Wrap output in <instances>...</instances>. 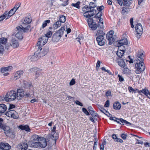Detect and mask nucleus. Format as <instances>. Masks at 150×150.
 <instances>
[{"label": "nucleus", "instance_id": "39448f33", "mask_svg": "<svg viewBox=\"0 0 150 150\" xmlns=\"http://www.w3.org/2000/svg\"><path fill=\"white\" fill-rule=\"evenodd\" d=\"M65 31V27H62L61 28L56 31L53 35L52 38V41L54 42H58Z\"/></svg>", "mask_w": 150, "mask_h": 150}, {"label": "nucleus", "instance_id": "f03ea898", "mask_svg": "<svg viewBox=\"0 0 150 150\" xmlns=\"http://www.w3.org/2000/svg\"><path fill=\"white\" fill-rule=\"evenodd\" d=\"M96 4L93 2H91L89 6H85L82 8L83 11L84 12V16L87 18H90L93 16L96 13V10L94 8L96 7Z\"/></svg>", "mask_w": 150, "mask_h": 150}, {"label": "nucleus", "instance_id": "f257e3e1", "mask_svg": "<svg viewBox=\"0 0 150 150\" xmlns=\"http://www.w3.org/2000/svg\"><path fill=\"white\" fill-rule=\"evenodd\" d=\"M137 59L139 60V62H137L135 64V67L136 69L135 72L137 74H140L145 69V67L143 62L144 55L143 52L139 51L137 53Z\"/></svg>", "mask_w": 150, "mask_h": 150}, {"label": "nucleus", "instance_id": "2eb2a0df", "mask_svg": "<svg viewBox=\"0 0 150 150\" xmlns=\"http://www.w3.org/2000/svg\"><path fill=\"white\" fill-rule=\"evenodd\" d=\"M17 30H19L20 31H22L23 32H27L28 31H30L31 30V26L30 25H28L26 27H25L21 25L20 26L16 27Z\"/></svg>", "mask_w": 150, "mask_h": 150}, {"label": "nucleus", "instance_id": "864d4df0", "mask_svg": "<svg viewBox=\"0 0 150 150\" xmlns=\"http://www.w3.org/2000/svg\"><path fill=\"white\" fill-rule=\"evenodd\" d=\"M123 71V72L124 74H128L129 73V70L127 68H124Z\"/></svg>", "mask_w": 150, "mask_h": 150}, {"label": "nucleus", "instance_id": "09e8293b", "mask_svg": "<svg viewBox=\"0 0 150 150\" xmlns=\"http://www.w3.org/2000/svg\"><path fill=\"white\" fill-rule=\"evenodd\" d=\"M102 15V13L100 12H98L97 14H96L94 17V18L97 19L98 20L100 18H101V17Z\"/></svg>", "mask_w": 150, "mask_h": 150}, {"label": "nucleus", "instance_id": "423d86ee", "mask_svg": "<svg viewBox=\"0 0 150 150\" xmlns=\"http://www.w3.org/2000/svg\"><path fill=\"white\" fill-rule=\"evenodd\" d=\"M5 100L6 101H11L15 99H17L16 93L14 90L11 91L7 93L4 97Z\"/></svg>", "mask_w": 150, "mask_h": 150}, {"label": "nucleus", "instance_id": "393cba45", "mask_svg": "<svg viewBox=\"0 0 150 150\" xmlns=\"http://www.w3.org/2000/svg\"><path fill=\"white\" fill-rule=\"evenodd\" d=\"M11 45L13 47L16 48L19 46V43L17 40L14 38H13L10 43Z\"/></svg>", "mask_w": 150, "mask_h": 150}, {"label": "nucleus", "instance_id": "e2e57ef3", "mask_svg": "<svg viewBox=\"0 0 150 150\" xmlns=\"http://www.w3.org/2000/svg\"><path fill=\"white\" fill-rule=\"evenodd\" d=\"M75 103L76 105H78L81 106H83L82 104L78 100H76Z\"/></svg>", "mask_w": 150, "mask_h": 150}, {"label": "nucleus", "instance_id": "4c0bfd02", "mask_svg": "<svg viewBox=\"0 0 150 150\" xmlns=\"http://www.w3.org/2000/svg\"><path fill=\"white\" fill-rule=\"evenodd\" d=\"M61 24L60 23V22L59 21H57L55 23L53 24V28L54 29H56L58 27H60L61 26Z\"/></svg>", "mask_w": 150, "mask_h": 150}, {"label": "nucleus", "instance_id": "ddd939ff", "mask_svg": "<svg viewBox=\"0 0 150 150\" xmlns=\"http://www.w3.org/2000/svg\"><path fill=\"white\" fill-rule=\"evenodd\" d=\"M56 125H54L51 130V135L50 138L53 140L56 141V140L58 138L59 134L57 133H56Z\"/></svg>", "mask_w": 150, "mask_h": 150}, {"label": "nucleus", "instance_id": "c756f323", "mask_svg": "<svg viewBox=\"0 0 150 150\" xmlns=\"http://www.w3.org/2000/svg\"><path fill=\"white\" fill-rule=\"evenodd\" d=\"M40 138H42V137H39V136L36 134H34L31 137V140L34 141H41L42 139H40Z\"/></svg>", "mask_w": 150, "mask_h": 150}, {"label": "nucleus", "instance_id": "a18cd8bd", "mask_svg": "<svg viewBox=\"0 0 150 150\" xmlns=\"http://www.w3.org/2000/svg\"><path fill=\"white\" fill-rule=\"evenodd\" d=\"M66 17L63 15H62L59 18V21L60 22V23L61 24L62 23H64L66 21Z\"/></svg>", "mask_w": 150, "mask_h": 150}, {"label": "nucleus", "instance_id": "13d9d810", "mask_svg": "<svg viewBox=\"0 0 150 150\" xmlns=\"http://www.w3.org/2000/svg\"><path fill=\"white\" fill-rule=\"evenodd\" d=\"M4 51V47L2 45H0V54L3 53Z\"/></svg>", "mask_w": 150, "mask_h": 150}, {"label": "nucleus", "instance_id": "4be33fe9", "mask_svg": "<svg viewBox=\"0 0 150 150\" xmlns=\"http://www.w3.org/2000/svg\"><path fill=\"white\" fill-rule=\"evenodd\" d=\"M96 40L98 45L100 46L103 45L105 44V40L104 37L101 36V37L99 38L96 37Z\"/></svg>", "mask_w": 150, "mask_h": 150}, {"label": "nucleus", "instance_id": "f8f14e48", "mask_svg": "<svg viewBox=\"0 0 150 150\" xmlns=\"http://www.w3.org/2000/svg\"><path fill=\"white\" fill-rule=\"evenodd\" d=\"M88 18L87 19V22L89 26L93 30H96L98 27L97 25L93 21L92 18Z\"/></svg>", "mask_w": 150, "mask_h": 150}, {"label": "nucleus", "instance_id": "49530a36", "mask_svg": "<svg viewBox=\"0 0 150 150\" xmlns=\"http://www.w3.org/2000/svg\"><path fill=\"white\" fill-rule=\"evenodd\" d=\"M84 39V37L83 36H82L81 35H79L78 36V37L76 38V40L78 41L79 42L80 44H81V40H82Z\"/></svg>", "mask_w": 150, "mask_h": 150}, {"label": "nucleus", "instance_id": "c9c22d12", "mask_svg": "<svg viewBox=\"0 0 150 150\" xmlns=\"http://www.w3.org/2000/svg\"><path fill=\"white\" fill-rule=\"evenodd\" d=\"M121 107V104L118 102L115 103L113 105V108L116 110H119Z\"/></svg>", "mask_w": 150, "mask_h": 150}, {"label": "nucleus", "instance_id": "dca6fc26", "mask_svg": "<svg viewBox=\"0 0 150 150\" xmlns=\"http://www.w3.org/2000/svg\"><path fill=\"white\" fill-rule=\"evenodd\" d=\"M24 91L22 88L17 89L16 92L17 100H20L24 96Z\"/></svg>", "mask_w": 150, "mask_h": 150}, {"label": "nucleus", "instance_id": "c85d7f7f", "mask_svg": "<svg viewBox=\"0 0 150 150\" xmlns=\"http://www.w3.org/2000/svg\"><path fill=\"white\" fill-rule=\"evenodd\" d=\"M12 68V67L11 66H9L5 67H2L0 69V71L1 73H4L5 72L10 71Z\"/></svg>", "mask_w": 150, "mask_h": 150}, {"label": "nucleus", "instance_id": "bb28decb", "mask_svg": "<svg viewBox=\"0 0 150 150\" xmlns=\"http://www.w3.org/2000/svg\"><path fill=\"white\" fill-rule=\"evenodd\" d=\"M15 8L11 9L8 12L6 11L7 13L6 17L7 18H9L11 16L13 15L15 13L16 11L14 10Z\"/></svg>", "mask_w": 150, "mask_h": 150}, {"label": "nucleus", "instance_id": "5701e85b", "mask_svg": "<svg viewBox=\"0 0 150 150\" xmlns=\"http://www.w3.org/2000/svg\"><path fill=\"white\" fill-rule=\"evenodd\" d=\"M23 71H17L14 74L13 77V79L14 80H16L17 79L19 78L23 74Z\"/></svg>", "mask_w": 150, "mask_h": 150}, {"label": "nucleus", "instance_id": "cd10ccee", "mask_svg": "<svg viewBox=\"0 0 150 150\" xmlns=\"http://www.w3.org/2000/svg\"><path fill=\"white\" fill-rule=\"evenodd\" d=\"M19 127L21 129L25 130V131L28 132L30 131V129L29 128V126L27 125H20L19 126Z\"/></svg>", "mask_w": 150, "mask_h": 150}, {"label": "nucleus", "instance_id": "412c9836", "mask_svg": "<svg viewBox=\"0 0 150 150\" xmlns=\"http://www.w3.org/2000/svg\"><path fill=\"white\" fill-rule=\"evenodd\" d=\"M128 42L126 39H124L119 40L117 43V46L119 47V46H123L124 47V45H127L128 44Z\"/></svg>", "mask_w": 150, "mask_h": 150}, {"label": "nucleus", "instance_id": "bf43d9fd", "mask_svg": "<svg viewBox=\"0 0 150 150\" xmlns=\"http://www.w3.org/2000/svg\"><path fill=\"white\" fill-rule=\"evenodd\" d=\"M127 136V134H122L121 135V137L124 140L125 139H126Z\"/></svg>", "mask_w": 150, "mask_h": 150}, {"label": "nucleus", "instance_id": "c03bdc74", "mask_svg": "<svg viewBox=\"0 0 150 150\" xmlns=\"http://www.w3.org/2000/svg\"><path fill=\"white\" fill-rule=\"evenodd\" d=\"M50 21L49 20H47L43 22L42 24V28H45L47 25L48 23H50Z\"/></svg>", "mask_w": 150, "mask_h": 150}, {"label": "nucleus", "instance_id": "f704fd0d", "mask_svg": "<svg viewBox=\"0 0 150 150\" xmlns=\"http://www.w3.org/2000/svg\"><path fill=\"white\" fill-rule=\"evenodd\" d=\"M97 36V37H100L102 36L104 37L105 35V33L102 30H98L96 34Z\"/></svg>", "mask_w": 150, "mask_h": 150}, {"label": "nucleus", "instance_id": "37998d69", "mask_svg": "<svg viewBox=\"0 0 150 150\" xmlns=\"http://www.w3.org/2000/svg\"><path fill=\"white\" fill-rule=\"evenodd\" d=\"M7 14V13L6 12H5L3 14L0 16V21H3L5 18H6V20L8 19L6 18Z\"/></svg>", "mask_w": 150, "mask_h": 150}, {"label": "nucleus", "instance_id": "7c9ffc66", "mask_svg": "<svg viewBox=\"0 0 150 150\" xmlns=\"http://www.w3.org/2000/svg\"><path fill=\"white\" fill-rule=\"evenodd\" d=\"M17 32L15 35V36L18 39H22L23 38L22 36L23 32L22 31H19V30L17 29Z\"/></svg>", "mask_w": 150, "mask_h": 150}, {"label": "nucleus", "instance_id": "0e129e2a", "mask_svg": "<svg viewBox=\"0 0 150 150\" xmlns=\"http://www.w3.org/2000/svg\"><path fill=\"white\" fill-rule=\"evenodd\" d=\"M106 96L107 97L111 96V92L110 91H107L105 94Z\"/></svg>", "mask_w": 150, "mask_h": 150}, {"label": "nucleus", "instance_id": "338daca9", "mask_svg": "<svg viewBox=\"0 0 150 150\" xmlns=\"http://www.w3.org/2000/svg\"><path fill=\"white\" fill-rule=\"evenodd\" d=\"M75 83V81L74 79H72L69 83V85H74Z\"/></svg>", "mask_w": 150, "mask_h": 150}, {"label": "nucleus", "instance_id": "69168bd1", "mask_svg": "<svg viewBox=\"0 0 150 150\" xmlns=\"http://www.w3.org/2000/svg\"><path fill=\"white\" fill-rule=\"evenodd\" d=\"M118 76L119 77V79L120 81L122 82L124 80V79L122 76L118 75Z\"/></svg>", "mask_w": 150, "mask_h": 150}, {"label": "nucleus", "instance_id": "3c124183", "mask_svg": "<svg viewBox=\"0 0 150 150\" xmlns=\"http://www.w3.org/2000/svg\"><path fill=\"white\" fill-rule=\"evenodd\" d=\"M52 34V32L50 31L48 32L45 35V36H46L47 38V39L51 37Z\"/></svg>", "mask_w": 150, "mask_h": 150}, {"label": "nucleus", "instance_id": "72a5a7b5", "mask_svg": "<svg viewBox=\"0 0 150 150\" xmlns=\"http://www.w3.org/2000/svg\"><path fill=\"white\" fill-rule=\"evenodd\" d=\"M88 109L91 115L93 116H97V115H98V114L96 113H95V112L93 110V109L91 107H88Z\"/></svg>", "mask_w": 150, "mask_h": 150}, {"label": "nucleus", "instance_id": "ea45409f", "mask_svg": "<svg viewBox=\"0 0 150 150\" xmlns=\"http://www.w3.org/2000/svg\"><path fill=\"white\" fill-rule=\"evenodd\" d=\"M7 39L5 38H0V45H4L7 42Z\"/></svg>", "mask_w": 150, "mask_h": 150}, {"label": "nucleus", "instance_id": "f3484780", "mask_svg": "<svg viewBox=\"0 0 150 150\" xmlns=\"http://www.w3.org/2000/svg\"><path fill=\"white\" fill-rule=\"evenodd\" d=\"M115 121L117 123H119L121 125H131V123L130 122H129L126 121V120H124L122 118H120L118 119L116 118H115Z\"/></svg>", "mask_w": 150, "mask_h": 150}, {"label": "nucleus", "instance_id": "7ed1b4c3", "mask_svg": "<svg viewBox=\"0 0 150 150\" xmlns=\"http://www.w3.org/2000/svg\"><path fill=\"white\" fill-rule=\"evenodd\" d=\"M22 86L25 88L28 89L24 92V96L25 98L30 97L34 96V91L33 88L31 83H28L25 81H23Z\"/></svg>", "mask_w": 150, "mask_h": 150}, {"label": "nucleus", "instance_id": "2f4dec72", "mask_svg": "<svg viewBox=\"0 0 150 150\" xmlns=\"http://www.w3.org/2000/svg\"><path fill=\"white\" fill-rule=\"evenodd\" d=\"M125 52V50L123 49H122V50L118 49L117 52L116 54L119 57L121 58L122 57Z\"/></svg>", "mask_w": 150, "mask_h": 150}, {"label": "nucleus", "instance_id": "aec40b11", "mask_svg": "<svg viewBox=\"0 0 150 150\" xmlns=\"http://www.w3.org/2000/svg\"><path fill=\"white\" fill-rule=\"evenodd\" d=\"M11 146L8 143L1 142L0 144V148L4 150H10Z\"/></svg>", "mask_w": 150, "mask_h": 150}, {"label": "nucleus", "instance_id": "052dcab7", "mask_svg": "<svg viewBox=\"0 0 150 150\" xmlns=\"http://www.w3.org/2000/svg\"><path fill=\"white\" fill-rule=\"evenodd\" d=\"M21 5V3H18L13 8H15V10L16 11L18 9L19 7Z\"/></svg>", "mask_w": 150, "mask_h": 150}, {"label": "nucleus", "instance_id": "6e6552de", "mask_svg": "<svg viewBox=\"0 0 150 150\" xmlns=\"http://www.w3.org/2000/svg\"><path fill=\"white\" fill-rule=\"evenodd\" d=\"M30 71L35 75V78L38 79L41 75L42 73V70L37 67L31 68Z\"/></svg>", "mask_w": 150, "mask_h": 150}, {"label": "nucleus", "instance_id": "8fccbe9b", "mask_svg": "<svg viewBox=\"0 0 150 150\" xmlns=\"http://www.w3.org/2000/svg\"><path fill=\"white\" fill-rule=\"evenodd\" d=\"M124 3L123 5L125 6L126 7H128L130 5V2L129 1H127L126 0H123Z\"/></svg>", "mask_w": 150, "mask_h": 150}, {"label": "nucleus", "instance_id": "603ef678", "mask_svg": "<svg viewBox=\"0 0 150 150\" xmlns=\"http://www.w3.org/2000/svg\"><path fill=\"white\" fill-rule=\"evenodd\" d=\"M35 53L31 57V60L33 61H35L38 60V59L40 58V57H38V56H35Z\"/></svg>", "mask_w": 150, "mask_h": 150}, {"label": "nucleus", "instance_id": "774afa93", "mask_svg": "<svg viewBox=\"0 0 150 150\" xmlns=\"http://www.w3.org/2000/svg\"><path fill=\"white\" fill-rule=\"evenodd\" d=\"M15 107V105L13 104L10 105H9V107L8 108V110H11L12 109L14 108Z\"/></svg>", "mask_w": 150, "mask_h": 150}, {"label": "nucleus", "instance_id": "0eeeda50", "mask_svg": "<svg viewBox=\"0 0 150 150\" xmlns=\"http://www.w3.org/2000/svg\"><path fill=\"white\" fill-rule=\"evenodd\" d=\"M49 51L47 48H40V47H39L38 50L35 52V56L40 58L46 55Z\"/></svg>", "mask_w": 150, "mask_h": 150}, {"label": "nucleus", "instance_id": "b1692460", "mask_svg": "<svg viewBox=\"0 0 150 150\" xmlns=\"http://www.w3.org/2000/svg\"><path fill=\"white\" fill-rule=\"evenodd\" d=\"M27 143L25 142H22L20 144L18 145V148L21 150H26L28 148Z\"/></svg>", "mask_w": 150, "mask_h": 150}, {"label": "nucleus", "instance_id": "de8ad7c7", "mask_svg": "<svg viewBox=\"0 0 150 150\" xmlns=\"http://www.w3.org/2000/svg\"><path fill=\"white\" fill-rule=\"evenodd\" d=\"M3 119L1 118H0V128L2 129L6 126L3 123Z\"/></svg>", "mask_w": 150, "mask_h": 150}, {"label": "nucleus", "instance_id": "4d7b16f0", "mask_svg": "<svg viewBox=\"0 0 150 150\" xmlns=\"http://www.w3.org/2000/svg\"><path fill=\"white\" fill-rule=\"evenodd\" d=\"M109 105H110V100H108L105 102V105H104V107H108L109 106Z\"/></svg>", "mask_w": 150, "mask_h": 150}, {"label": "nucleus", "instance_id": "4468645a", "mask_svg": "<svg viewBox=\"0 0 150 150\" xmlns=\"http://www.w3.org/2000/svg\"><path fill=\"white\" fill-rule=\"evenodd\" d=\"M113 31H110L106 35V38L108 40L109 43L110 45L112 44L115 40V39L113 37Z\"/></svg>", "mask_w": 150, "mask_h": 150}, {"label": "nucleus", "instance_id": "a211bd4d", "mask_svg": "<svg viewBox=\"0 0 150 150\" xmlns=\"http://www.w3.org/2000/svg\"><path fill=\"white\" fill-rule=\"evenodd\" d=\"M3 129L4 131V133L7 136L13 134V132L10 129L9 126H6Z\"/></svg>", "mask_w": 150, "mask_h": 150}, {"label": "nucleus", "instance_id": "a19ab883", "mask_svg": "<svg viewBox=\"0 0 150 150\" xmlns=\"http://www.w3.org/2000/svg\"><path fill=\"white\" fill-rule=\"evenodd\" d=\"M118 65L122 67H124L125 66V62L122 60H120L118 62Z\"/></svg>", "mask_w": 150, "mask_h": 150}, {"label": "nucleus", "instance_id": "9d476101", "mask_svg": "<svg viewBox=\"0 0 150 150\" xmlns=\"http://www.w3.org/2000/svg\"><path fill=\"white\" fill-rule=\"evenodd\" d=\"M135 28L136 35L139 39L143 33V29L141 24L140 23H138L136 25Z\"/></svg>", "mask_w": 150, "mask_h": 150}, {"label": "nucleus", "instance_id": "473e14b6", "mask_svg": "<svg viewBox=\"0 0 150 150\" xmlns=\"http://www.w3.org/2000/svg\"><path fill=\"white\" fill-rule=\"evenodd\" d=\"M6 106L4 104H0V113H4L6 110Z\"/></svg>", "mask_w": 150, "mask_h": 150}, {"label": "nucleus", "instance_id": "20e7f679", "mask_svg": "<svg viewBox=\"0 0 150 150\" xmlns=\"http://www.w3.org/2000/svg\"><path fill=\"white\" fill-rule=\"evenodd\" d=\"M40 139H42V140L39 142L33 141L29 142V144L30 145V146L34 148L40 147L41 148H45L46 147L47 143L45 139L44 138H40Z\"/></svg>", "mask_w": 150, "mask_h": 150}, {"label": "nucleus", "instance_id": "e433bc0d", "mask_svg": "<svg viewBox=\"0 0 150 150\" xmlns=\"http://www.w3.org/2000/svg\"><path fill=\"white\" fill-rule=\"evenodd\" d=\"M130 8L128 7H123L122 8L121 13L123 14H126L129 11Z\"/></svg>", "mask_w": 150, "mask_h": 150}, {"label": "nucleus", "instance_id": "680f3d73", "mask_svg": "<svg viewBox=\"0 0 150 150\" xmlns=\"http://www.w3.org/2000/svg\"><path fill=\"white\" fill-rule=\"evenodd\" d=\"M104 8V7L103 6H101L99 7H98L97 8V9L98 11H100H100L103 10Z\"/></svg>", "mask_w": 150, "mask_h": 150}, {"label": "nucleus", "instance_id": "6ab92c4d", "mask_svg": "<svg viewBox=\"0 0 150 150\" xmlns=\"http://www.w3.org/2000/svg\"><path fill=\"white\" fill-rule=\"evenodd\" d=\"M137 93L139 94L140 95H142V93L146 96L148 98H150L148 96V93H149V90L148 89L145 88H142L141 90H137Z\"/></svg>", "mask_w": 150, "mask_h": 150}, {"label": "nucleus", "instance_id": "a878e982", "mask_svg": "<svg viewBox=\"0 0 150 150\" xmlns=\"http://www.w3.org/2000/svg\"><path fill=\"white\" fill-rule=\"evenodd\" d=\"M32 19L28 17H26L22 20V24H28L31 23Z\"/></svg>", "mask_w": 150, "mask_h": 150}, {"label": "nucleus", "instance_id": "79ce46f5", "mask_svg": "<svg viewBox=\"0 0 150 150\" xmlns=\"http://www.w3.org/2000/svg\"><path fill=\"white\" fill-rule=\"evenodd\" d=\"M81 2L80 1H78L76 3H72L71 5L72 6H74L78 9H79L80 8V4Z\"/></svg>", "mask_w": 150, "mask_h": 150}, {"label": "nucleus", "instance_id": "6e6d98bb", "mask_svg": "<svg viewBox=\"0 0 150 150\" xmlns=\"http://www.w3.org/2000/svg\"><path fill=\"white\" fill-rule=\"evenodd\" d=\"M100 110L103 113H107L108 114L110 115V113L108 112L105 110L104 109V108L100 107Z\"/></svg>", "mask_w": 150, "mask_h": 150}, {"label": "nucleus", "instance_id": "1a4fd4ad", "mask_svg": "<svg viewBox=\"0 0 150 150\" xmlns=\"http://www.w3.org/2000/svg\"><path fill=\"white\" fill-rule=\"evenodd\" d=\"M5 115L11 118L17 119L18 118L19 115L18 113L14 110H8L6 112Z\"/></svg>", "mask_w": 150, "mask_h": 150}, {"label": "nucleus", "instance_id": "58836bf2", "mask_svg": "<svg viewBox=\"0 0 150 150\" xmlns=\"http://www.w3.org/2000/svg\"><path fill=\"white\" fill-rule=\"evenodd\" d=\"M98 20V27L99 26L101 28H103V19L102 18H100Z\"/></svg>", "mask_w": 150, "mask_h": 150}, {"label": "nucleus", "instance_id": "9b49d317", "mask_svg": "<svg viewBox=\"0 0 150 150\" xmlns=\"http://www.w3.org/2000/svg\"><path fill=\"white\" fill-rule=\"evenodd\" d=\"M48 40L46 37L43 36L39 39L38 42L37 43V46L40 47L44 45L47 43Z\"/></svg>", "mask_w": 150, "mask_h": 150}, {"label": "nucleus", "instance_id": "5fc2aeb1", "mask_svg": "<svg viewBox=\"0 0 150 150\" xmlns=\"http://www.w3.org/2000/svg\"><path fill=\"white\" fill-rule=\"evenodd\" d=\"M82 111L86 115H90L89 113L85 108H82Z\"/></svg>", "mask_w": 150, "mask_h": 150}]
</instances>
